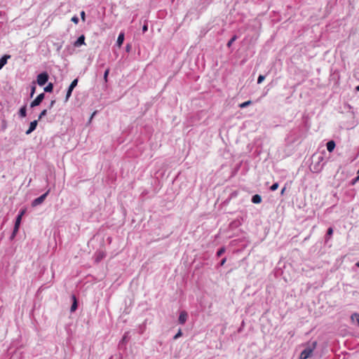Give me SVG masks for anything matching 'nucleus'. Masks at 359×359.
Wrapping results in <instances>:
<instances>
[{"label": "nucleus", "instance_id": "obj_40", "mask_svg": "<svg viewBox=\"0 0 359 359\" xmlns=\"http://www.w3.org/2000/svg\"><path fill=\"white\" fill-rule=\"evenodd\" d=\"M125 339H126V334L123 336V339H122V340L123 341V340H125Z\"/></svg>", "mask_w": 359, "mask_h": 359}, {"label": "nucleus", "instance_id": "obj_18", "mask_svg": "<svg viewBox=\"0 0 359 359\" xmlns=\"http://www.w3.org/2000/svg\"><path fill=\"white\" fill-rule=\"evenodd\" d=\"M36 82L35 81H33L32 82V85L31 86V89H30V95H29V97H32L34 95V93H36Z\"/></svg>", "mask_w": 359, "mask_h": 359}, {"label": "nucleus", "instance_id": "obj_14", "mask_svg": "<svg viewBox=\"0 0 359 359\" xmlns=\"http://www.w3.org/2000/svg\"><path fill=\"white\" fill-rule=\"evenodd\" d=\"M18 114L21 118H25L27 116V105L22 106L18 111Z\"/></svg>", "mask_w": 359, "mask_h": 359}, {"label": "nucleus", "instance_id": "obj_15", "mask_svg": "<svg viewBox=\"0 0 359 359\" xmlns=\"http://www.w3.org/2000/svg\"><path fill=\"white\" fill-rule=\"evenodd\" d=\"M48 194V191H47V192L43 194L42 195H41L40 196L34 198L32 201V202H43Z\"/></svg>", "mask_w": 359, "mask_h": 359}, {"label": "nucleus", "instance_id": "obj_5", "mask_svg": "<svg viewBox=\"0 0 359 359\" xmlns=\"http://www.w3.org/2000/svg\"><path fill=\"white\" fill-rule=\"evenodd\" d=\"M45 93H42L38 95L36 98L30 103V107L34 108L41 104L45 98Z\"/></svg>", "mask_w": 359, "mask_h": 359}, {"label": "nucleus", "instance_id": "obj_44", "mask_svg": "<svg viewBox=\"0 0 359 359\" xmlns=\"http://www.w3.org/2000/svg\"><path fill=\"white\" fill-rule=\"evenodd\" d=\"M355 265H356L358 267H359V262H357V263L355 264Z\"/></svg>", "mask_w": 359, "mask_h": 359}, {"label": "nucleus", "instance_id": "obj_2", "mask_svg": "<svg viewBox=\"0 0 359 359\" xmlns=\"http://www.w3.org/2000/svg\"><path fill=\"white\" fill-rule=\"evenodd\" d=\"M316 345H317V342L313 341V342H312L311 346H307L306 348H305L301 352L300 355H299V359H307L308 358H309L311 355L314 349L316 348Z\"/></svg>", "mask_w": 359, "mask_h": 359}, {"label": "nucleus", "instance_id": "obj_31", "mask_svg": "<svg viewBox=\"0 0 359 359\" xmlns=\"http://www.w3.org/2000/svg\"><path fill=\"white\" fill-rule=\"evenodd\" d=\"M71 21L75 24H78L79 22V19L76 15H74L72 18Z\"/></svg>", "mask_w": 359, "mask_h": 359}, {"label": "nucleus", "instance_id": "obj_16", "mask_svg": "<svg viewBox=\"0 0 359 359\" xmlns=\"http://www.w3.org/2000/svg\"><path fill=\"white\" fill-rule=\"evenodd\" d=\"M54 85L53 83H48V84L44 87L43 90L45 93H52L53 91Z\"/></svg>", "mask_w": 359, "mask_h": 359}, {"label": "nucleus", "instance_id": "obj_8", "mask_svg": "<svg viewBox=\"0 0 359 359\" xmlns=\"http://www.w3.org/2000/svg\"><path fill=\"white\" fill-rule=\"evenodd\" d=\"M39 120H34L33 121H31L29 126V128L26 130L25 134L29 135L31 134L34 130H36L37 125H38Z\"/></svg>", "mask_w": 359, "mask_h": 359}, {"label": "nucleus", "instance_id": "obj_38", "mask_svg": "<svg viewBox=\"0 0 359 359\" xmlns=\"http://www.w3.org/2000/svg\"><path fill=\"white\" fill-rule=\"evenodd\" d=\"M355 90L359 92V85L355 87Z\"/></svg>", "mask_w": 359, "mask_h": 359}, {"label": "nucleus", "instance_id": "obj_11", "mask_svg": "<svg viewBox=\"0 0 359 359\" xmlns=\"http://www.w3.org/2000/svg\"><path fill=\"white\" fill-rule=\"evenodd\" d=\"M74 45L75 47H80L82 45H85V36L81 34L80 36H79L76 41L74 42Z\"/></svg>", "mask_w": 359, "mask_h": 359}, {"label": "nucleus", "instance_id": "obj_37", "mask_svg": "<svg viewBox=\"0 0 359 359\" xmlns=\"http://www.w3.org/2000/svg\"><path fill=\"white\" fill-rule=\"evenodd\" d=\"M226 262V257H224V258H223V259L221 260V262H220V263H219V265H220V266H223V265L225 264V262Z\"/></svg>", "mask_w": 359, "mask_h": 359}, {"label": "nucleus", "instance_id": "obj_29", "mask_svg": "<svg viewBox=\"0 0 359 359\" xmlns=\"http://www.w3.org/2000/svg\"><path fill=\"white\" fill-rule=\"evenodd\" d=\"M265 75H262V74H260L259 75L258 78H257V83L258 84H260L261 83H262L264 81V80L265 79Z\"/></svg>", "mask_w": 359, "mask_h": 359}, {"label": "nucleus", "instance_id": "obj_33", "mask_svg": "<svg viewBox=\"0 0 359 359\" xmlns=\"http://www.w3.org/2000/svg\"><path fill=\"white\" fill-rule=\"evenodd\" d=\"M81 15V18L82 20V21L85 22L86 21V13L83 11H82L80 13Z\"/></svg>", "mask_w": 359, "mask_h": 359}, {"label": "nucleus", "instance_id": "obj_13", "mask_svg": "<svg viewBox=\"0 0 359 359\" xmlns=\"http://www.w3.org/2000/svg\"><path fill=\"white\" fill-rule=\"evenodd\" d=\"M72 299L73 300L72 304L70 308L71 312H74L77 309L78 304H77V299L75 295L72 296Z\"/></svg>", "mask_w": 359, "mask_h": 359}, {"label": "nucleus", "instance_id": "obj_24", "mask_svg": "<svg viewBox=\"0 0 359 359\" xmlns=\"http://www.w3.org/2000/svg\"><path fill=\"white\" fill-rule=\"evenodd\" d=\"M251 104H252V101L251 100H248V101H245V102L240 104H239V107L241 108V109H243V108H245V107L250 106Z\"/></svg>", "mask_w": 359, "mask_h": 359}, {"label": "nucleus", "instance_id": "obj_32", "mask_svg": "<svg viewBox=\"0 0 359 359\" xmlns=\"http://www.w3.org/2000/svg\"><path fill=\"white\" fill-rule=\"evenodd\" d=\"M25 212H26V209H21L19 211L18 216L22 217L23 215L25 214Z\"/></svg>", "mask_w": 359, "mask_h": 359}, {"label": "nucleus", "instance_id": "obj_1", "mask_svg": "<svg viewBox=\"0 0 359 359\" xmlns=\"http://www.w3.org/2000/svg\"><path fill=\"white\" fill-rule=\"evenodd\" d=\"M324 160V156L322 154L313 155L312 163L310 165V169L313 172L319 173L323 168L325 163H322Z\"/></svg>", "mask_w": 359, "mask_h": 359}, {"label": "nucleus", "instance_id": "obj_19", "mask_svg": "<svg viewBox=\"0 0 359 359\" xmlns=\"http://www.w3.org/2000/svg\"><path fill=\"white\" fill-rule=\"evenodd\" d=\"M351 320L356 322L359 326V313H354L351 316Z\"/></svg>", "mask_w": 359, "mask_h": 359}, {"label": "nucleus", "instance_id": "obj_41", "mask_svg": "<svg viewBox=\"0 0 359 359\" xmlns=\"http://www.w3.org/2000/svg\"><path fill=\"white\" fill-rule=\"evenodd\" d=\"M100 258H102V256H99V257H97V260H98Z\"/></svg>", "mask_w": 359, "mask_h": 359}, {"label": "nucleus", "instance_id": "obj_21", "mask_svg": "<svg viewBox=\"0 0 359 359\" xmlns=\"http://www.w3.org/2000/svg\"><path fill=\"white\" fill-rule=\"evenodd\" d=\"M238 39L237 35L234 34L232 36V37L230 39V40L228 41L226 46L228 48H230L233 43Z\"/></svg>", "mask_w": 359, "mask_h": 359}, {"label": "nucleus", "instance_id": "obj_3", "mask_svg": "<svg viewBox=\"0 0 359 359\" xmlns=\"http://www.w3.org/2000/svg\"><path fill=\"white\" fill-rule=\"evenodd\" d=\"M49 79V74L46 71H43L39 73L36 76V81H35L39 86H43Z\"/></svg>", "mask_w": 359, "mask_h": 359}, {"label": "nucleus", "instance_id": "obj_39", "mask_svg": "<svg viewBox=\"0 0 359 359\" xmlns=\"http://www.w3.org/2000/svg\"><path fill=\"white\" fill-rule=\"evenodd\" d=\"M285 187H283V188L282 189V190H281V194H283V192L285 191Z\"/></svg>", "mask_w": 359, "mask_h": 359}, {"label": "nucleus", "instance_id": "obj_17", "mask_svg": "<svg viewBox=\"0 0 359 359\" xmlns=\"http://www.w3.org/2000/svg\"><path fill=\"white\" fill-rule=\"evenodd\" d=\"M332 234H333V229H332V227H329L327 229V233L325 237V242H327L330 238V237L332 236Z\"/></svg>", "mask_w": 359, "mask_h": 359}, {"label": "nucleus", "instance_id": "obj_28", "mask_svg": "<svg viewBox=\"0 0 359 359\" xmlns=\"http://www.w3.org/2000/svg\"><path fill=\"white\" fill-rule=\"evenodd\" d=\"M182 330L180 329L178 330V332L175 334V335L173 337V339L174 340H176L178 338H180V337H182Z\"/></svg>", "mask_w": 359, "mask_h": 359}, {"label": "nucleus", "instance_id": "obj_42", "mask_svg": "<svg viewBox=\"0 0 359 359\" xmlns=\"http://www.w3.org/2000/svg\"><path fill=\"white\" fill-rule=\"evenodd\" d=\"M100 258H102V256H99V257H97V260H98Z\"/></svg>", "mask_w": 359, "mask_h": 359}, {"label": "nucleus", "instance_id": "obj_26", "mask_svg": "<svg viewBox=\"0 0 359 359\" xmlns=\"http://www.w3.org/2000/svg\"><path fill=\"white\" fill-rule=\"evenodd\" d=\"M239 225H240L239 221H233L232 222L230 223L229 227L233 229V228H236V227L238 226Z\"/></svg>", "mask_w": 359, "mask_h": 359}, {"label": "nucleus", "instance_id": "obj_43", "mask_svg": "<svg viewBox=\"0 0 359 359\" xmlns=\"http://www.w3.org/2000/svg\"><path fill=\"white\" fill-rule=\"evenodd\" d=\"M100 258H102V256H99V257H97V260H98Z\"/></svg>", "mask_w": 359, "mask_h": 359}, {"label": "nucleus", "instance_id": "obj_34", "mask_svg": "<svg viewBox=\"0 0 359 359\" xmlns=\"http://www.w3.org/2000/svg\"><path fill=\"white\" fill-rule=\"evenodd\" d=\"M132 48V46L130 43H128L126 46V51L129 53Z\"/></svg>", "mask_w": 359, "mask_h": 359}, {"label": "nucleus", "instance_id": "obj_4", "mask_svg": "<svg viewBox=\"0 0 359 359\" xmlns=\"http://www.w3.org/2000/svg\"><path fill=\"white\" fill-rule=\"evenodd\" d=\"M78 82H79V79L78 78L74 79L72 81V83H70V85L69 86V87H68V88L67 90V93H66V97H65V102H67L69 100V97L72 95V91L74 90V89L78 85Z\"/></svg>", "mask_w": 359, "mask_h": 359}, {"label": "nucleus", "instance_id": "obj_12", "mask_svg": "<svg viewBox=\"0 0 359 359\" xmlns=\"http://www.w3.org/2000/svg\"><path fill=\"white\" fill-rule=\"evenodd\" d=\"M336 147V143L334 140H330L326 144L327 149L329 152H332Z\"/></svg>", "mask_w": 359, "mask_h": 359}, {"label": "nucleus", "instance_id": "obj_7", "mask_svg": "<svg viewBox=\"0 0 359 359\" xmlns=\"http://www.w3.org/2000/svg\"><path fill=\"white\" fill-rule=\"evenodd\" d=\"M187 318H188V313H187V312L185 311H180V316H179V318H178L179 323L181 324V325H184L187 322Z\"/></svg>", "mask_w": 359, "mask_h": 359}, {"label": "nucleus", "instance_id": "obj_25", "mask_svg": "<svg viewBox=\"0 0 359 359\" xmlns=\"http://www.w3.org/2000/svg\"><path fill=\"white\" fill-rule=\"evenodd\" d=\"M47 112H48V110L47 109H43L41 111V113L39 114V117H38V119L39 121H40L42 118H43L45 116H46L47 114Z\"/></svg>", "mask_w": 359, "mask_h": 359}, {"label": "nucleus", "instance_id": "obj_27", "mask_svg": "<svg viewBox=\"0 0 359 359\" xmlns=\"http://www.w3.org/2000/svg\"><path fill=\"white\" fill-rule=\"evenodd\" d=\"M225 250H226V249H225V248H224V247H222V248H220L217 250V257H220V256H222V255L225 252Z\"/></svg>", "mask_w": 359, "mask_h": 359}, {"label": "nucleus", "instance_id": "obj_20", "mask_svg": "<svg viewBox=\"0 0 359 359\" xmlns=\"http://www.w3.org/2000/svg\"><path fill=\"white\" fill-rule=\"evenodd\" d=\"M251 202H262V197L259 194H255L252 196Z\"/></svg>", "mask_w": 359, "mask_h": 359}, {"label": "nucleus", "instance_id": "obj_30", "mask_svg": "<svg viewBox=\"0 0 359 359\" xmlns=\"http://www.w3.org/2000/svg\"><path fill=\"white\" fill-rule=\"evenodd\" d=\"M278 182H275L273 183L271 187H270V190L271 191H275L278 189Z\"/></svg>", "mask_w": 359, "mask_h": 359}, {"label": "nucleus", "instance_id": "obj_9", "mask_svg": "<svg viewBox=\"0 0 359 359\" xmlns=\"http://www.w3.org/2000/svg\"><path fill=\"white\" fill-rule=\"evenodd\" d=\"M124 39H125V33H124V32L122 31L119 33V34L118 36L116 46H117L118 48H121L123 43Z\"/></svg>", "mask_w": 359, "mask_h": 359}, {"label": "nucleus", "instance_id": "obj_6", "mask_svg": "<svg viewBox=\"0 0 359 359\" xmlns=\"http://www.w3.org/2000/svg\"><path fill=\"white\" fill-rule=\"evenodd\" d=\"M22 218V217L17 215V217L15 218L14 228H13L12 234L11 236V239H13L15 237L17 233L18 232V230H19V228H20V226L21 224Z\"/></svg>", "mask_w": 359, "mask_h": 359}, {"label": "nucleus", "instance_id": "obj_22", "mask_svg": "<svg viewBox=\"0 0 359 359\" xmlns=\"http://www.w3.org/2000/svg\"><path fill=\"white\" fill-rule=\"evenodd\" d=\"M62 44H63V42H61V43H59V42L53 43V46L55 48L56 51L57 53H60L61 48H62Z\"/></svg>", "mask_w": 359, "mask_h": 359}, {"label": "nucleus", "instance_id": "obj_35", "mask_svg": "<svg viewBox=\"0 0 359 359\" xmlns=\"http://www.w3.org/2000/svg\"><path fill=\"white\" fill-rule=\"evenodd\" d=\"M148 30V25L147 23H145L142 27V32L143 33H145Z\"/></svg>", "mask_w": 359, "mask_h": 359}, {"label": "nucleus", "instance_id": "obj_10", "mask_svg": "<svg viewBox=\"0 0 359 359\" xmlns=\"http://www.w3.org/2000/svg\"><path fill=\"white\" fill-rule=\"evenodd\" d=\"M11 57L10 55L5 54L0 58V70L7 64L8 60Z\"/></svg>", "mask_w": 359, "mask_h": 359}, {"label": "nucleus", "instance_id": "obj_23", "mask_svg": "<svg viewBox=\"0 0 359 359\" xmlns=\"http://www.w3.org/2000/svg\"><path fill=\"white\" fill-rule=\"evenodd\" d=\"M109 72H110V69L107 68L104 72L103 79L104 81V83L108 82V76H109Z\"/></svg>", "mask_w": 359, "mask_h": 359}, {"label": "nucleus", "instance_id": "obj_45", "mask_svg": "<svg viewBox=\"0 0 359 359\" xmlns=\"http://www.w3.org/2000/svg\"><path fill=\"white\" fill-rule=\"evenodd\" d=\"M32 204H33V205L34 206V205H38L39 203H32Z\"/></svg>", "mask_w": 359, "mask_h": 359}, {"label": "nucleus", "instance_id": "obj_36", "mask_svg": "<svg viewBox=\"0 0 359 359\" xmlns=\"http://www.w3.org/2000/svg\"><path fill=\"white\" fill-rule=\"evenodd\" d=\"M55 104V100H51L50 103V105L48 107L49 109H51L54 104Z\"/></svg>", "mask_w": 359, "mask_h": 359}]
</instances>
